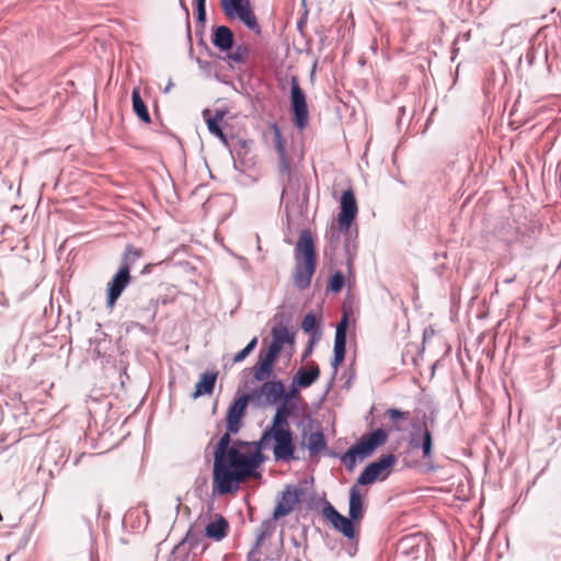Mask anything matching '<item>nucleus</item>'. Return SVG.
Listing matches in <instances>:
<instances>
[{
    "mask_svg": "<svg viewBox=\"0 0 561 561\" xmlns=\"http://www.w3.org/2000/svg\"><path fill=\"white\" fill-rule=\"evenodd\" d=\"M539 230L535 224L516 222L514 228L515 243H519L525 249L530 250L537 242Z\"/></svg>",
    "mask_w": 561,
    "mask_h": 561,
    "instance_id": "dca6fc26",
    "label": "nucleus"
},
{
    "mask_svg": "<svg viewBox=\"0 0 561 561\" xmlns=\"http://www.w3.org/2000/svg\"><path fill=\"white\" fill-rule=\"evenodd\" d=\"M272 450L275 461L289 462L298 460L296 455V436L293 430L273 431Z\"/></svg>",
    "mask_w": 561,
    "mask_h": 561,
    "instance_id": "f8f14e48",
    "label": "nucleus"
},
{
    "mask_svg": "<svg viewBox=\"0 0 561 561\" xmlns=\"http://www.w3.org/2000/svg\"><path fill=\"white\" fill-rule=\"evenodd\" d=\"M273 443V430L266 426L261 434L259 440L250 442L251 447L254 448V451L262 453L263 449H266Z\"/></svg>",
    "mask_w": 561,
    "mask_h": 561,
    "instance_id": "c9c22d12",
    "label": "nucleus"
},
{
    "mask_svg": "<svg viewBox=\"0 0 561 561\" xmlns=\"http://www.w3.org/2000/svg\"><path fill=\"white\" fill-rule=\"evenodd\" d=\"M397 460V456L391 453L379 456L377 459L366 465L362 470L356 479L357 485H370L378 480H386L392 472Z\"/></svg>",
    "mask_w": 561,
    "mask_h": 561,
    "instance_id": "9b49d317",
    "label": "nucleus"
},
{
    "mask_svg": "<svg viewBox=\"0 0 561 561\" xmlns=\"http://www.w3.org/2000/svg\"><path fill=\"white\" fill-rule=\"evenodd\" d=\"M131 328H137L139 331L148 334L149 333V328L144 324V323H140V322H130L128 325H127V331H130Z\"/></svg>",
    "mask_w": 561,
    "mask_h": 561,
    "instance_id": "4d7b16f0",
    "label": "nucleus"
},
{
    "mask_svg": "<svg viewBox=\"0 0 561 561\" xmlns=\"http://www.w3.org/2000/svg\"><path fill=\"white\" fill-rule=\"evenodd\" d=\"M251 404L249 398L244 393L236 394L229 403L225 416V433L218 438V454L221 455L228 444L230 436L240 432L243 426L244 417L247 415L248 405Z\"/></svg>",
    "mask_w": 561,
    "mask_h": 561,
    "instance_id": "423d86ee",
    "label": "nucleus"
},
{
    "mask_svg": "<svg viewBox=\"0 0 561 561\" xmlns=\"http://www.w3.org/2000/svg\"><path fill=\"white\" fill-rule=\"evenodd\" d=\"M310 368H299L293 377V385L298 388H308L312 386L320 377V368L316 362L309 364Z\"/></svg>",
    "mask_w": 561,
    "mask_h": 561,
    "instance_id": "5701e85b",
    "label": "nucleus"
},
{
    "mask_svg": "<svg viewBox=\"0 0 561 561\" xmlns=\"http://www.w3.org/2000/svg\"><path fill=\"white\" fill-rule=\"evenodd\" d=\"M217 370H205L202 373L197 382L195 383L194 391L191 393V398L196 400L201 397L211 396L217 382Z\"/></svg>",
    "mask_w": 561,
    "mask_h": 561,
    "instance_id": "6ab92c4d",
    "label": "nucleus"
},
{
    "mask_svg": "<svg viewBox=\"0 0 561 561\" xmlns=\"http://www.w3.org/2000/svg\"><path fill=\"white\" fill-rule=\"evenodd\" d=\"M251 447L250 442L230 436L228 448L218 454V442L213 450V496H224L236 493L243 479L252 476L266 459L263 453H244L243 448Z\"/></svg>",
    "mask_w": 561,
    "mask_h": 561,
    "instance_id": "f257e3e1",
    "label": "nucleus"
},
{
    "mask_svg": "<svg viewBox=\"0 0 561 561\" xmlns=\"http://www.w3.org/2000/svg\"><path fill=\"white\" fill-rule=\"evenodd\" d=\"M360 486L362 485H357L356 481L348 491V515L358 523L362 522L366 513V505Z\"/></svg>",
    "mask_w": 561,
    "mask_h": 561,
    "instance_id": "412c9836",
    "label": "nucleus"
},
{
    "mask_svg": "<svg viewBox=\"0 0 561 561\" xmlns=\"http://www.w3.org/2000/svg\"><path fill=\"white\" fill-rule=\"evenodd\" d=\"M348 325H350V312L343 311L342 317L335 328L334 339L347 341Z\"/></svg>",
    "mask_w": 561,
    "mask_h": 561,
    "instance_id": "58836bf2",
    "label": "nucleus"
},
{
    "mask_svg": "<svg viewBox=\"0 0 561 561\" xmlns=\"http://www.w3.org/2000/svg\"><path fill=\"white\" fill-rule=\"evenodd\" d=\"M156 266H157V264H154V263H148V264H146V265L141 268L140 274H141V275H148V274L152 273V271H153V268H154Z\"/></svg>",
    "mask_w": 561,
    "mask_h": 561,
    "instance_id": "e2e57ef3",
    "label": "nucleus"
},
{
    "mask_svg": "<svg viewBox=\"0 0 561 561\" xmlns=\"http://www.w3.org/2000/svg\"><path fill=\"white\" fill-rule=\"evenodd\" d=\"M273 407L276 408V411L268 427L273 431L291 430L288 419L296 413L298 405L285 400L284 402L274 404Z\"/></svg>",
    "mask_w": 561,
    "mask_h": 561,
    "instance_id": "2eb2a0df",
    "label": "nucleus"
},
{
    "mask_svg": "<svg viewBox=\"0 0 561 561\" xmlns=\"http://www.w3.org/2000/svg\"><path fill=\"white\" fill-rule=\"evenodd\" d=\"M173 87V82L170 80L167 87L163 90V93H168Z\"/></svg>",
    "mask_w": 561,
    "mask_h": 561,
    "instance_id": "338daca9",
    "label": "nucleus"
},
{
    "mask_svg": "<svg viewBox=\"0 0 561 561\" xmlns=\"http://www.w3.org/2000/svg\"><path fill=\"white\" fill-rule=\"evenodd\" d=\"M180 7L184 11L186 16V33L188 39H191V26H190V10L183 0H180Z\"/></svg>",
    "mask_w": 561,
    "mask_h": 561,
    "instance_id": "864d4df0",
    "label": "nucleus"
},
{
    "mask_svg": "<svg viewBox=\"0 0 561 561\" xmlns=\"http://www.w3.org/2000/svg\"><path fill=\"white\" fill-rule=\"evenodd\" d=\"M259 387L243 392L249 398L251 405L264 409L277 404L284 397V381L277 376H271L260 382Z\"/></svg>",
    "mask_w": 561,
    "mask_h": 561,
    "instance_id": "0eeeda50",
    "label": "nucleus"
},
{
    "mask_svg": "<svg viewBox=\"0 0 561 561\" xmlns=\"http://www.w3.org/2000/svg\"><path fill=\"white\" fill-rule=\"evenodd\" d=\"M341 236L339 231L334 230V226H332L331 231L327 232L328 243L331 252H335L337 245L341 240Z\"/></svg>",
    "mask_w": 561,
    "mask_h": 561,
    "instance_id": "a18cd8bd",
    "label": "nucleus"
},
{
    "mask_svg": "<svg viewBox=\"0 0 561 561\" xmlns=\"http://www.w3.org/2000/svg\"><path fill=\"white\" fill-rule=\"evenodd\" d=\"M158 308L159 300L149 299L145 305H136L133 314L144 322L152 323L156 319Z\"/></svg>",
    "mask_w": 561,
    "mask_h": 561,
    "instance_id": "cd10ccee",
    "label": "nucleus"
},
{
    "mask_svg": "<svg viewBox=\"0 0 561 561\" xmlns=\"http://www.w3.org/2000/svg\"><path fill=\"white\" fill-rule=\"evenodd\" d=\"M195 5V19L197 28H205L207 21L206 0H193Z\"/></svg>",
    "mask_w": 561,
    "mask_h": 561,
    "instance_id": "4c0bfd02",
    "label": "nucleus"
},
{
    "mask_svg": "<svg viewBox=\"0 0 561 561\" xmlns=\"http://www.w3.org/2000/svg\"><path fill=\"white\" fill-rule=\"evenodd\" d=\"M210 41L216 48L225 54L234 47V34L227 25L214 26Z\"/></svg>",
    "mask_w": 561,
    "mask_h": 561,
    "instance_id": "a211bd4d",
    "label": "nucleus"
},
{
    "mask_svg": "<svg viewBox=\"0 0 561 561\" xmlns=\"http://www.w3.org/2000/svg\"><path fill=\"white\" fill-rule=\"evenodd\" d=\"M343 248H344V252H345V256H346L345 264H346L347 273H348V275H352L353 263L356 257L357 244H351L348 242L347 244H344Z\"/></svg>",
    "mask_w": 561,
    "mask_h": 561,
    "instance_id": "a19ab883",
    "label": "nucleus"
},
{
    "mask_svg": "<svg viewBox=\"0 0 561 561\" xmlns=\"http://www.w3.org/2000/svg\"><path fill=\"white\" fill-rule=\"evenodd\" d=\"M307 447L311 457L328 450V442L324 433L318 430L309 435L308 443H302Z\"/></svg>",
    "mask_w": 561,
    "mask_h": 561,
    "instance_id": "7c9ffc66",
    "label": "nucleus"
},
{
    "mask_svg": "<svg viewBox=\"0 0 561 561\" xmlns=\"http://www.w3.org/2000/svg\"><path fill=\"white\" fill-rule=\"evenodd\" d=\"M257 342H259L257 337H256V336H254V337H252V339L248 342V344H247L244 347H245L250 353H252V352L256 348V346H257Z\"/></svg>",
    "mask_w": 561,
    "mask_h": 561,
    "instance_id": "680f3d73",
    "label": "nucleus"
},
{
    "mask_svg": "<svg viewBox=\"0 0 561 561\" xmlns=\"http://www.w3.org/2000/svg\"><path fill=\"white\" fill-rule=\"evenodd\" d=\"M272 340L270 345L277 348L280 353L285 345L294 346L296 343L295 332L282 323H275L271 329Z\"/></svg>",
    "mask_w": 561,
    "mask_h": 561,
    "instance_id": "aec40b11",
    "label": "nucleus"
},
{
    "mask_svg": "<svg viewBox=\"0 0 561 561\" xmlns=\"http://www.w3.org/2000/svg\"><path fill=\"white\" fill-rule=\"evenodd\" d=\"M228 531L229 523L221 514H216L214 520L205 526V536L217 542L224 540Z\"/></svg>",
    "mask_w": 561,
    "mask_h": 561,
    "instance_id": "b1692460",
    "label": "nucleus"
},
{
    "mask_svg": "<svg viewBox=\"0 0 561 561\" xmlns=\"http://www.w3.org/2000/svg\"><path fill=\"white\" fill-rule=\"evenodd\" d=\"M432 335H434V330L432 328H426L423 332V342H425Z\"/></svg>",
    "mask_w": 561,
    "mask_h": 561,
    "instance_id": "0e129e2a",
    "label": "nucleus"
},
{
    "mask_svg": "<svg viewBox=\"0 0 561 561\" xmlns=\"http://www.w3.org/2000/svg\"><path fill=\"white\" fill-rule=\"evenodd\" d=\"M304 493V489L299 485H286L273 510L274 519L289 515L295 506L300 503Z\"/></svg>",
    "mask_w": 561,
    "mask_h": 561,
    "instance_id": "4468645a",
    "label": "nucleus"
},
{
    "mask_svg": "<svg viewBox=\"0 0 561 561\" xmlns=\"http://www.w3.org/2000/svg\"><path fill=\"white\" fill-rule=\"evenodd\" d=\"M387 415L389 419L393 422L400 421V420H407L410 415L409 411H402L398 408H390L387 410Z\"/></svg>",
    "mask_w": 561,
    "mask_h": 561,
    "instance_id": "49530a36",
    "label": "nucleus"
},
{
    "mask_svg": "<svg viewBox=\"0 0 561 561\" xmlns=\"http://www.w3.org/2000/svg\"><path fill=\"white\" fill-rule=\"evenodd\" d=\"M525 59L529 67H533L537 60L547 64L548 62V47L547 45H531L525 55Z\"/></svg>",
    "mask_w": 561,
    "mask_h": 561,
    "instance_id": "2f4dec72",
    "label": "nucleus"
},
{
    "mask_svg": "<svg viewBox=\"0 0 561 561\" xmlns=\"http://www.w3.org/2000/svg\"><path fill=\"white\" fill-rule=\"evenodd\" d=\"M197 64H198L199 68H201L203 71L207 72V73H209V72L211 71V69H213V64H211V61H208V60H204V59L197 58Z\"/></svg>",
    "mask_w": 561,
    "mask_h": 561,
    "instance_id": "6e6d98bb",
    "label": "nucleus"
},
{
    "mask_svg": "<svg viewBox=\"0 0 561 561\" xmlns=\"http://www.w3.org/2000/svg\"><path fill=\"white\" fill-rule=\"evenodd\" d=\"M420 420L424 421L426 424L430 422L431 425H433L436 422V412L431 411L428 414L424 412Z\"/></svg>",
    "mask_w": 561,
    "mask_h": 561,
    "instance_id": "13d9d810",
    "label": "nucleus"
},
{
    "mask_svg": "<svg viewBox=\"0 0 561 561\" xmlns=\"http://www.w3.org/2000/svg\"><path fill=\"white\" fill-rule=\"evenodd\" d=\"M294 284L299 290L308 288L317 268V251L309 229H302L295 248Z\"/></svg>",
    "mask_w": 561,
    "mask_h": 561,
    "instance_id": "20e7f679",
    "label": "nucleus"
},
{
    "mask_svg": "<svg viewBox=\"0 0 561 561\" xmlns=\"http://www.w3.org/2000/svg\"><path fill=\"white\" fill-rule=\"evenodd\" d=\"M407 468H422L424 473L437 472L440 466L434 460V436L424 421L414 417L410 421L407 448L401 453Z\"/></svg>",
    "mask_w": 561,
    "mask_h": 561,
    "instance_id": "f03ea898",
    "label": "nucleus"
},
{
    "mask_svg": "<svg viewBox=\"0 0 561 561\" xmlns=\"http://www.w3.org/2000/svg\"><path fill=\"white\" fill-rule=\"evenodd\" d=\"M204 30L205 28H197L196 27V36L199 37L198 39V45L203 46L204 49L206 50L207 55L209 57H217V58H221L220 56L216 55L209 47L208 45L206 44V42L204 41Z\"/></svg>",
    "mask_w": 561,
    "mask_h": 561,
    "instance_id": "09e8293b",
    "label": "nucleus"
},
{
    "mask_svg": "<svg viewBox=\"0 0 561 561\" xmlns=\"http://www.w3.org/2000/svg\"><path fill=\"white\" fill-rule=\"evenodd\" d=\"M151 300H159V305L167 306L173 302V298H170L169 296H160L158 298H150Z\"/></svg>",
    "mask_w": 561,
    "mask_h": 561,
    "instance_id": "bf43d9fd",
    "label": "nucleus"
},
{
    "mask_svg": "<svg viewBox=\"0 0 561 561\" xmlns=\"http://www.w3.org/2000/svg\"><path fill=\"white\" fill-rule=\"evenodd\" d=\"M220 7L228 20H239L247 28L261 34V26L250 0H219Z\"/></svg>",
    "mask_w": 561,
    "mask_h": 561,
    "instance_id": "9d476101",
    "label": "nucleus"
},
{
    "mask_svg": "<svg viewBox=\"0 0 561 561\" xmlns=\"http://www.w3.org/2000/svg\"><path fill=\"white\" fill-rule=\"evenodd\" d=\"M251 353L245 348L243 347L242 350H240L239 352H237L232 358V363L233 364H237V363H241L243 362Z\"/></svg>",
    "mask_w": 561,
    "mask_h": 561,
    "instance_id": "603ef678",
    "label": "nucleus"
},
{
    "mask_svg": "<svg viewBox=\"0 0 561 561\" xmlns=\"http://www.w3.org/2000/svg\"><path fill=\"white\" fill-rule=\"evenodd\" d=\"M346 344L347 341L345 340H337L334 339V345H333V359L344 362L346 356Z\"/></svg>",
    "mask_w": 561,
    "mask_h": 561,
    "instance_id": "79ce46f5",
    "label": "nucleus"
},
{
    "mask_svg": "<svg viewBox=\"0 0 561 561\" xmlns=\"http://www.w3.org/2000/svg\"><path fill=\"white\" fill-rule=\"evenodd\" d=\"M322 504L321 514L323 518L348 540H357L359 537V523L350 515L341 514L325 497L318 499Z\"/></svg>",
    "mask_w": 561,
    "mask_h": 561,
    "instance_id": "1a4fd4ad",
    "label": "nucleus"
},
{
    "mask_svg": "<svg viewBox=\"0 0 561 561\" xmlns=\"http://www.w3.org/2000/svg\"><path fill=\"white\" fill-rule=\"evenodd\" d=\"M302 3H304V7H305V11H304V14L297 21V30L302 32L306 23H307V18H308V11L306 9V0H302Z\"/></svg>",
    "mask_w": 561,
    "mask_h": 561,
    "instance_id": "5fc2aeb1",
    "label": "nucleus"
},
{
    "mask_svg": "<svg viewBox=\"0 0 561 561\" xmlns=\"http://www.w3.org/2000/svg\"><path fill=\"white\" fill-rule=\"evenodd\" d=\"M280 352L272 345L261 348L255 365L251 368V383L261 382L275 375V366L279 359Z\"/></svg>",
    "mask_w": 561,
    "mask_h": 561,
    "instance_id": "ddd939ff",
    "label": "nucleus"
},
{
    "mask_svg": "<svg viewBox=\"0 0 561 561\" xmlns=\"http://www.w3.org/2000/svg\"><path fill=\"white\" fill-rule=\"evenodd\" d=\"M343 364V362H340V360H335V359H331V367L333 369V373H332V376L330 378V381L328 382L327 385V389H325V392H324V396L328 394V392L331 390L334 381H335V377H336V374H337V370H339V367Z\"/></svg>",
    "mask_w": 561,
    "mask_h": 561,
    "instance_id": "de8ad7c7",
    "label": "nucleus"
},
{
    "mask_svg": "<svg viewBox=\"0 0 561 561\" xmlns=\"http://www.w3.org/2000/svg\"><path fill=\"white\" fill-rule=\"evenodd\" d=\"M352 541V545L346 549V552L350 557H354L357 552V545H358V539L357 540H351Z\"/></svg>",
    "mask_w": 561,
    "mask_h": 561,
    "instance_id": "052dcab7",
    "label": "nucleus"
},
{
    "mask_svg": "<svg viewBox=\"0 0 561 561\" xmlns=\"http://www.w3.org/2000/svg\"><path fill=\"white\" fill-rule=\"evenodd\" d=\"M388 437V431L382 427L365 433L340 456V461L351 472L355 469L358 460L362 461L370 457L387 443Z\"/></svg>",
    "mask_w": 561,
    "mask_h": 561,
    "instance_id": "39448f33",
    "label": "nucleus"
},
{
    "mask_svg": "<svg viewBox=\"0 0 561 561\" xmlns=\"http://www.w3.org/2000/svg\"><path fill=\"white\" fill-rule=\"evenodd\" d=\"M51 449H53V446H47V448L44 453V456H43V463L41 465V467L48 466L50 462H53L54 466L56 467V470L59 471L57 460H55V458L50 455Z\"/></svg>",
    "mask_w": 561,
    "mask_h": 561,
    "instance_id": "3c124183",
    "label": "nucleus"
},
{
    "mask_svg": "<svg viewBox=\"0 0 561 561\" xmlns=\"http://www.w3.org/2000/svg\"><path fill=\"white\" fill-rule=\"evenodd\" d=\"M301 330L309 337L321 340L322 337V319L314 310H309L302 318Z\"/></svg>",
    "mask_w": 561,
    "mask_h": 561,
    "instance_id": "393cba45",
    "label": "nucleus"
},
{
    "mask_svg": "<svg viewBox=\"0 0 561 561\" xmlns=\"http://www.w3.org/2000/svg\"><path fill=\"white\" fill-rule=\"evenodd\" d=\"M298 399L299 392L297 390V387L291 383L290 390H286V386L284 385V397H282V400L278 403L288 400L293 402L295 405H297Z\"/></svg>",
    "mask_w": 561,
    "mask_h": 561,
    "instance_id": "c03bdc74",
    "label": "nucleus"
},
{
    "mask_svg": "<svg viewBox=\"0 0 561 561\" xmlns=\"http://www.w3.org/2000/svg\"><path fill=\"white\" fill-rule=\"evenodd\" d=\"M202 115H203V118L206 122V124H209V123L221 124V122L226 115V111L218 108L215 111V115L211 116L210 110L205 108V110H203Z\"/></svg>",
    "mask_w": 561,
    "mask_h": 561,
    "instance_id": "37998d69",
    "label": "nucleus"
},
{
    "mask_svg": "<svg viewBox=\"0 0 561 561\" xmlns=\"http://www.w3.org/2000/svg\"><path fill=\"white\" fill-rule=\"evenodd\" d=\"M358 213V205L352 188L343 191L340 198V211L337 215L356 217Z\"/></svg>",
    "mask_w": 561,
    "mask_h": 561,
    "instance_id": "c85d7f7f",
    "label": "nucleus"
},
{
    "mask_svg": "<svg viewBox=\"0 0 561 561\" xmlns=\"http://www.w3.org/2000/svg\"><path fill=\"white\" fill-rule=\"evenodd\" d=\"M345 283V275L342 271L336 270L330 275L325 289L332 294H340L344 288Z\"/></svg>",
    "mask_w": 561,
    "mask_h": 561,
    "instance_id": "f704fd0d",
    "label": "nucleus"
},
{
    "mask_svg": "<svg viewBox=\"0 0 561 561\" xmlns=\"http://www.w3.org/2000/svg\"><path fill=\"white\" fill-rule=\"evenodd\" d=\"M355 219H356V217L337 215V218H336L337 227H334V230L339 231L340 234H343L344 244H347L348 242L351 244H356L358 229L356 227L353 229V227H352Z\"/></svg>",
    "mask_w": 561,
    "mask_h": 561,
    "instance_id": "a878e982",
    "label": "nucleus"
},
{
    "mask_svg": "<svg viewBox=\"0 0 561 561\" xmlns=\"http://www.w3.org/2000/svg\"><path fill=\"white\" fill-rule=\"evenodd\" d=\"M207 128L209 133L216 138H218L226 148L229 147L230 139L224 131L221 124L209 123L207 124Z\"/></svg>",
    "mask_w": 561,
    "mask_h": 561,
    "instance_id": "ea45409f",
    "label": "nucleus"
},
{
    "mask_svg": "<svg viewBox=\"0 0 561 561\" xmlns=\"http://www.w3.org/2000/svg\"><path fill=\"white\" fill-rule=\"evenodd\" d=\"M271 130L274 137V148L279 159V171L283 174H289L290 172V160L286 151V140L283 137L282 129L276 122L271 124Z\"/></svg>",
    "mask_w": 561,
    "mask_h": 561,
    "instance_id": "f3484780",
    "label": "nucleus"
},
{
    "mask_svg": "<svg viewBox=\"0 0 561 561\" xmlns=\"http://www.w3.org/2000/svg\"><path fill=\"white\" fill-rule=\"evenodd\" d=\"M131 105L134 113L142 123H151L148 106L142 100L140 89L138 87H135L131 91Z\"/></svg>",
    "mask_w": 561,
    "mask_h": 561,
    "instance_id": "c756f323",
    "label": "nucleus"
},
{
    "mask_svg": "<svg viewBox=\"0 0 561 561\" xmlns=\"http://www.w3.org/2000/svg\"><path fill=\"white\" fill-rule=\"evenodd\" d=\"M193 528H194V526H190L184 538L180 541V543L175 547V549H179L180 547H182L184 545H188L190 551H192L198 547L199 542L202 541V535H201V533L194 531Z\"/></svg>",
    "mask_w": 561,
    "mask_h": 561,
    "instance_id": "e433bc0d",
    "label": "nucleus"
},
{
    "mask_svg": "<svg viewBox=\"0 0 561 561\" xmlns=\"http://www.w3.org/2000/svg\"><path fill=\"white\" fill-rule=\"evenodd\" d=\"M276 520L274 519V515L272 518L265 519L261 523V526L259 528V533L255 538V542L252 546L251 550L248 552L247 559L251 560V558L259 553V549L262 545V542L265 540L266 537L271 536L273 531L276 528Z\"/></svg>",
    "mask_w": 561,
    "mask_h": 561,
    "instance_id": "bb28decb",
    "label": "nucleus"
},
{
    "mask_svg": "<svg viewBox=\"0 0 561 561\" xmlns=\"http://www.w3.org/2000/svg\"><path fill=\"white\" fill-rule=\"evenodd\" d=\"M320 342L319 339L309 337L308 343L301 354V360H306L313 352L314 346Z\"/></svg>",
    "mask_w": 561,
    "mask_h": 561,
    "instance_id": "8fccbe9b",
    "label": "nucleus"
},
{
    "mask_svg": "<svg viewBox=\"0 0 561 561\" xmlns=\"http://www.w3.org/2000/svg\"><path fill=\"white\" fill-rule=\"evenodd\" d=\"M291 543H293L296 548H298V547L300 546V542L297 540V538H296V537H291Z\"/></svg>",
    "mask_w": 561,
    "mask_h": 561,
    "instance_id": "774afa93",
    "label": "nucleus"
},
{
    "mask_svg": "<svg viewBox=\"0 0 561 561\" xmlns=\"http://www.w3.org/2000/svg\"><path fill=\"white\" fill-rule=\"evenodd\" d=\"M289 110L291 122L295 128L304 130L309 123V107L307 103V95L301 89L297 76H291L289 79Z\"/></svg>",
    "mask_w": 561,
    "mask_h": 561,
    "instance_id": "6e6552de",
    "label": "nucleus"
},
{
    "mask_svg": "<svg viewBox=\"0 0 561 561\" xmlns=\"http://www.w3.org/2000/svg\"><path fill=\"white\" fill-rule=\"evenodd\" d=\"M327 455H328L329 457H331V458H339V459H340V456H341L342 454H339V453H336V451H330V450H328V454H327Z\"/></svg>",
    "mask_w": 561,
    "mask_h": 561,
    "instance_id": "69168bd1",
    "label": "nucleus"
},
{
    "mask_svg": "<svg viewBox=\"0 0 561 561\" xmlns=\"http://www.w3.org/2000/svg\"><path fill=\"white\" fill-rule=\"evenodd\" d=\"M252 144L253 141L250 139L232 137V139L229 142V147L227 148L229 149L230 156L232 158L234 170L243 172L241 165L243 164V160L249 153L250 146Z\"/></svg>",
    "mask_w": 561,
    "mask_h": 561,
    "instance_id": "4be33fe9",
    "label": "nucleus"
},
{
    "mask_svg": "<svg viewBox=\"0 0 561 561\" xmlns=\"http://www.w3.org/2000/svg\"><path fill=\"white\" fill-rule=\"evenodd\" d=\"M250 56V47L244 44L237 45L229 53L225 54L222 59H228L229 61L244 65L247 64Z\"/></svg>",
    "mask_w": 561,
    "mask_h": 561,
    "instance_id": "473e14b6",
    "label": "nucleus"
},
{
    "mask_svg": "<svg viewBox=\"0 0 561 561\" xmlns=\"http://www.w3.org/2000/svg\"><path fill=\"white\" fill-rule=\"evenodd\" d=\"M516 221H503L496 229V237L507 245L515 244L514 228Z\"/></svg>",
    "mask_w": 561,
    "mask_h": 561,
    "instance_id": "72a5a7b5",
    "label": "nucleus"
},
{
    "mask_svg": "<svg viewBox=\"0 0 561 561\" xmlns=\"http://www.w3.org/2000/svg\"><path fill=\"white\" fill-rule=\"evenodd\" d=\"M145 254L142 248H136L127 243L121 256L117 271L113 274L105 288V305L112 309L122 297L123 293L133 283L131 268Z\"/></svg>",
    "mask_w": 561,
    "mask_h": 561,
    "instance_id": "7ed1b4c3",
    "label": "nucleus"
}]
</instances>
